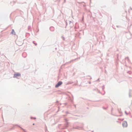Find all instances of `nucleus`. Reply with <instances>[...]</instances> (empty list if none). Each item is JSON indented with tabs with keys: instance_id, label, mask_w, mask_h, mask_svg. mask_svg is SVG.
Masks as SVG:
<instances>
[{
	"instance_id": "f257e3e1",
	"label": "nucleus",
	"mask_w": 132,
	"mask_h": 132,
	"mask_svg": "<svg viewBox=\"0 0 132 132\" xmlns=\"http://www.w3.org/2000/svg\"><path fill=\"white\" fill-rule=\"evenodd\" d=\"M62 84V81H59L57 84L55 86V87L56 88L58 87L59 86L61 85Z\"/></svg>"
},
{
	"instance_id": "f03ea898",
	"label": "nucleus",
	"mask_w": 132,
	"mask_h": 132,
	"mask_svg": "<svg viewBox=\"0 0 132 132\" xmlns=\"http://www.w3.org/2000/svg\"><path fill=\"white\" fill-rule=\"evenodd\" d=\"M122 125L123 127H127V122L124 121L122 123Z\"/></svg>"
},
{
	"instance_id": "7ed1b4c3",
	"label": "nucleus",
	"mask_w": 132,
	"mask_h": 132,
	"mask_svg": "<svg viewBox=\"0 0 132 132\" xmlns=\"http://www.w3.org/2000/svg\"><path fill=\"white\" fill-rule=\"evenodd\" d=\"M20 74L19 73L14 74V78H17L18 77L20 76Z\"/></svg>"
},
{
	"instance_id": "20e7f679",
	"label": "nucleus",
	"mask_w": 132,
	"mask_h": 132,
	"mask_svg": "<svg viewBox=\"0 0 132 132\" xmlns=\"http://www.w3.org/2000/svg\"><path fill=\"white\" fill-rule=\"evenodd\" d=\"M11 34H15V32L14 31L13 29L12 30V31L11 32Z\"/></svg>"
}]
</instances>
